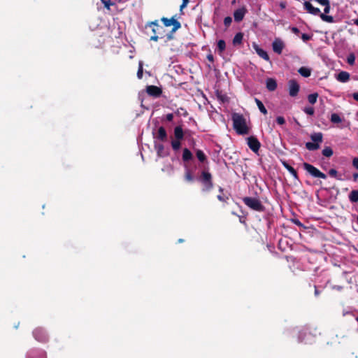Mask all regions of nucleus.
<instances>
[{"label": "nucleus", "mask_w": 358, "mask_h": 358, "mask_svg": "<svg viewBox=\"0 0 358 358\" xmlns=\"http://www.w3.org/2000/svg\"><path fill=\"white\" fill-rule=\"evenodd\" d=\"M233 127L237 134L245 135L250 133V120L240 113L232 114Z\"/></svg>", "instance_id": "nucleus-1"}, {"label": "nucleus", "mask_w": 358, "mask_h": 358, "mask_svg": "<svg viewBox=\"0 0 358 358\" xmlns=\"http://www.w3.org/2000/svg\"><path fill=\"white\" fill-rule=\"evenodd\" d=\"M243 200L244 203L250 208L256 211H263L264 206L258 199L254 197H245Z\"/></svg>", "instance_id": "nucleus-2"}, {"label": "nucleus", "mask_w": 358, "mask_h": 358, "mask_svg": "<svg viewBox=\"0 0 358 358\" xmlns=\"http://www.w3.org/2000/svg\"><path fill=\"white\" fill-rule=\"evenodd\" d=\"M304 169L307 171L311 176L315 178L326 179L327 176L324 173H322L319 169L316 167L313 166L311 164L304 163L303 164Z\"/></svg>", "instance_id": "nucleus-3"}, {"label": "nucleus", "mask_w": 358, "mask_h": 358, "mask_svg": "<svg viewBox=\"0 0 358 358\" xmlns=\"http://www.w3.org/2000/svg\"><path fill=\"white\" fill-rule=\"evenodd\" d=\"M201 180L204 185V190H209L212 188L213 184L211 182L210 173L206 171H203L201 173Z\"/></svg>", "instance_id": "nucleus-4"}, {"label": "nucleus", "mask_w": 358, "mask_h": 358, "mask_svg": "<svg viewBox=\"0 0 358 358\" xmlns=\"http://www.w3.org/2000/svg\"><path fill=\"white\" fill-rule=\"evenodd\" d=\"M247 143L249 148L254 152H257L260 148V143L258 139L254 136H250L247 138Z\"/></svg>", "instance_id": "nucleus-5"}, {"label": "nucleus", "mask_w": 358, "mask_h": 358, "mask_svg": "<svg viewBox=\"0 0 358 358\" xmlns=\"http://www.w3.org/2000/svg\"><path fill=\"white\" fill-rule=\"evenodd\" d=\"M289 93L291 96H295L297 95L299 91V85L297 82L294 80L289 81Z\"/></svg>", "instance_id": "nucleus-6"}, {"label": "nucleus", "mask_w": 358, "mask_h": 358, "mask_svg": "<svg viewBox=\"0 0 358 358\" xmlns=\"http://www.w3.org/2000/svg\"><path fill=\"white\" fill-rule=\"evenodd\" d=\"M304 9L306 10L309 13L317 15L320 13L319 8L315 7L311 1H306L303 3Z\"/></svg>", "instance_id": "nucleus-7"}, {"label": "nucleus", "mask_w": 358, "mask_h": 358, "mask_svg": "<svg viewBox=\"0 0 358 358\" xmlns=\"http://www.w3.org/2000/svg\"><path fill=\"white\" fill-rule=\"evenodd\" d=\"M247 12V8L245 6L236 9L234 13V20L236 22H241Z\"/></svg>", "instance_id": "nucleus-8"}, {"label": "nucleus", "mask_w": 358, "mask_h": 358, "mask_svg": "<svg viewBox=\"0 0 358 358\" xmlns=\"http://www.w3.org/2000/svg\"><path fill=\"white\" fill-rule=\"evenodd\" d=\"M273 50L278 54H281L285 47L283 41L280 38H275L272 43Z\"/></svg>", "instance_id": "nucleus-9"}, {"label": "nucleus", "mask_w": 358, "mask_h": 358, "mask_svg": "<svg viewBox=\"0 0 358 358\" xmlns=\"http://www.w3.org/2000/svg\"><path fill=\"white\" fill-rule=\"evenodd\" d=\"M34 338L41 342L45 341L47 339L45 332L42 328H36L33 332Z\"/></svg>", "instance_id": "nucleus-10"}, {"label": "nucleus", "mask_w": 358, "mask_h": 358, "mask_svg": "<svg viewBox=\"0 0 358 358\" xmlns=\"http://www.w3.org/2000/svg\"><path fill=\"white\" fill-rule=\"evenodd\" d=\"M162 21L163 22L164 24L166 27H170L171 25H173L174 29H178L180 27V22L177 20H176L174 17H171V19L163 17L162 19Z\"/></svg>", "instance_id": "nucleus-11"}, {"label": "nucleus", "mask_w": 358, "mask_h": 358, "mask_svg": "<svg viewBox=\"0 0 358 358\" xmlns=\"http://www.w3.org/2000/svg\"><path fill=\"white\" fill-rule=\"evenodd\" d=\"M146 91L148 94L155 96V97L159 96L162 93L161 90L159 87H157V86H154V85L148 86Z\"/></svg>", "instance_id": "nucleus-12"}, {"label": "nucleus", "mask_w": 358, "mask_h": 358, "mask_svg": "<svg viewBox=\"0 0 358 358\" xmlns=\"http://www.w3.org/2000/svg\"><path fill=\"white\" fill-rule=\"evenodd\" d=\"M253 47L259 57H261L262 58L266 61L269 60V57L266 51L260 48L257 45H254Z\"/></svg>", "instance_id": "nucleus-13"}, {"label": "nucleus", "mask_w": 358, "mask_h": 358, "mask_svg": "<svg viewBox=\"0 0 358 358\" xmlns=\"http://www.w3.org/2000/svg\"><path fill=\"white\" fill-rule=\"evenodd\" d=\"M337 80L342 83H345L350 79V74L346 71L340 72L336 77Z\"/></svg>", "instance_id": "nucleus-14"}, {"label": "nucleus", "mask_w": 358, "mask_h": 358, "mask_svg": "<svg viewBox=\"0 0 358 358\" xmlns=\"http://www.w3.org/2000/svg\"><path fill=\"white\" fill-rule=\"evenodd\" d=\"M322 138H323L322 134L320 132L314 133L310 135L311 140L314 143H316L319 145H320V143H321L322 142Z\"/></svg>", "instance_id": "nucleus-15"}, {"label": "nucleus", "mask_w": 358, "mask_h": 358, "mask_svg": "<svg viewBox=\"0 0 358 358\" xmlns=\"http://www.w3.org/2000/svg\"><path fill=\"white\" fill-rule=\"evenodd\" d=\"M174 135L177 140H182L183 138L184 134L181 127L178 126L175 127Z\"/></svg>", "instance_id": "nucleus-16"}, {"label": "nucleus", "mask_w": 358, "mask_h": 358, "mask_svg": "<svg viewBox=\"0 0 358 358\" xmlns=\"http://www.w3.org/2000/svg\"><path fill=\"white\" fill-rule=\"evenodd\" d=\"M266 87L270 91H273L277 87V83L274 79L268 78L266 80Z\"/></svg>", "instance_id": "nucleus-17"}, {"label": "nucleus", "mask_w": 358, "mask_h": 358, "mask_svg": "<svg viewBox=\"0 0 358 358\" xmlns=\"http://www.w3.org/2000/svg\"><path fill=\"white\" fill-rule=\"evenodd\" d=\"M298 72L303 76V77H305V78H308L310 76L311 74V69H309V68H307V67H301L299 70H298Z\"/></svg>", "instance_id": "nucleus-18"}, {"label": "nucleus", "mask_w": 358, "mask_h": 358, "mask_svg": "<svg viewBox=\"0 0 358 358\" xmlns=\"http://www.w3.org/2000/svg\"><path fill=\"white\" fill-rule=\"evenodd\" d=\"M166 131L163 127H160L157 131V138L161 141H165L166 138Z\"/></svg>", "instance_id": "nucleus-19"}, {"label": "nucleus", "mask_w": 358, "mask_h": 358, "mask_svg": "<svg viewBox=\"0 0 358 358\" xmlns=\"http://www.w3.org/2000/svg\"><path fill=\"white\" fill-rule=\"evenodd\" d=\"M155 149L159 157H164L167 155V153L164 152V147L162 144H155Z\"/></svg>", "instance_id": "nucleus-20"}, {"label": "nucleus", "mask_w": 358, "mask_h": 358, "mask_svg": "<svg viewBox=\"0 0 358 358\" xmlns=\"http://www.w3.org/2000/svg\"><path fill=\"white\" fill-rule=\"evenodd\" d=\"M193 157L192 152L187 149L185 148L182 153V159L184 161L191 160Z\"/></svg>", "instance_id": "nucleus-21"}, {"label": "nucleus", "mask_w": 358, "mask_h": 358, "mask_svg": "<svg viewBox=\"0 0 358 358\" xmlns=\"http://www.w3.org/2000/svg\"><path fill=\"white\" fill-rule=\"evenodd\" d=\"M282 164L284 166V167L294 177V178H297V173H296V171H295V169L292 167L291 166H289L287 162H282Z\"/></svg>", "instance_id": "nucleus-22"}, {"label": "nucleus", "mask_w": 358, "mask_h": 358, "mask_svg": "<svg viewBox=\"0 0 358 358\" xmlns=\"http://www.w3.org/2000/svg\"><path fill=\"white\" fill-rule=\"evenodd\" d=\"M243 36L242 33H241V32L237 33L233 39L234 45H236L241 44L243 41Z\"/></svg>", "instance_id": "nucleus-23"}, {"label": "nucleus", "mask_w": 358, "mask_h": 358, "mask_svg": "<svg viewBox=\"0 0 358 358\" xmlns=\"http://www.w3.org/2000/svg\"><path fill=\"white\" fill-rule=\"evenodd\" d=\"M306 148L308 150H316L319 149L320 145L314 142H308L306 143Z\"/></svg>", "instance_id": "nucleus-24"}, {"label": "nucleus", "mask_w": 358, "mask_h": 358, "mask_svg": "<svg viewBox=\"0 0 358 358\" xmlns=\"http://www.w3.org/2000/svg\"><path fill=\"white\" fill-rule=\"evenodd\" d=\"M349 199L351 202L358 201V190H352L349 195Z\"/></svg>", "instance_id": "nucleus-25"}, {"label": "nucleus", "mask_w": 358, "mask_h": 358, "mask_svg": "<svg viewBox=\"0 0 358 358\" xmlns=\"http://www.w3.org/2000/svg\"><path fill=\"white\" fill-rule=\"evenodd\" d=\"M217 50H218L220 54L222 53V52L226 48L225 41L224 40H219L217 41Z\"/></svg>", "instance_id": "nucleus-26"}, {"label": "nucleus", "mask_w": 358, "mask_h": 358, "mask_svg": "<svg viewBox=\"0 0 358 358\" xmlns=\"http://www.w3.org/2000/svg\"><path fill=\"white\" fill-rule=\"evenodd\" d=\"M255 102L257 105V107L259 109V110L263 113V114H266L267 113V110L266 109V108L264 107V104L262 103V102L261 101H259L258 99H255Z\"/></svg>", "instance_id": "nucleus-27"}, {"label": "nucleus", "mask_w": 358, "mask_h": 358, "mask_svg": "<svg viewBox=\"0 0 358 358\" xmlns=\"http://www.w3.org/2000/svg\"><path fill=\"white\" fill-rule=\"evenodd\" d=\"M196 155L198 159L201 162H203L206 159V155L200 150L196 151Z\"/></svg>", "instance_id": "nucleus-28"}, {"label": "nucleus", "mask_w": 358, "mask_h": 358, "mask_svg": "<svg viewBox=\"0 0 358 358\" xmlns=\"http://www.w3.org/2000/svg\"><path fill=\"white\" fill-rule=\"evenodd\" d=\"M331 121L333 123H340L342 122V119L337 113H333L331 115Z\"/></svg>", "instance_id": "nucleus-29"}, {"label": "nucleus", "mask_w": 358, "mask_h": 358, "mask_svg": "<svg viewBox=\"0 0 358 358\" xmlns=\"http://www.w3.org/2000/svg\"><path fill=\"white\" fill-rule=\"evenodd\" d=\"M322 155L327 157H330L333 155V150L329 147H326L322 150Z\"/></svg>", "instance_id": "nucleus-30"}, {"label": "nucleus", "mask_w": 358, "mask_h": 358, "mask_svg": "<svg viewBox=\"0 0 358 358\" xmlns=\"http://www.w3.org/2000/svg\"><path fill=\"white\" fill-rule=\"evenodd\" d=\"M319 15L321 19L324 22H332L334 21L332 16L327 15L324 13H320Z\"/></svg>", "instance_id": "nucleus-31"}, {"label": "nucleus", "mask_w": 358, "mask_h": 358, "mask_svg": "<svg viewBox=\"0 0 358 358\" xmlns=\"http://www.w3.org/2000/svg\"><path fill=\"white\" fill-rule=\"evenodd\" d=\"M318 94L317 93H313L311 94H309L308 96V100L310 103L314 104L317 101Z\"/></svg>", "instance_id": "nucleus-32"}, {"label": "nucleus", "mask_w": 358, "mask_h": 358, "mask_svg": "<svg viewBox=\"0 0 358 358\" xmlns=\"http://www.w3.org/2000/svg\"><path fill=\"white\" fill-rule=\"evenodd\" d=\"M347 62L350 64V65H353L355 62V55L354 53H350L348 55V57H347Z\"/></svg>", "instance_id": "nucleus-33"}, {"label": "nucleus", "mask_w": 358, "mask_h": 358, "mask_svg": "<svg viewBox=\"0 0 358 358\" xmlns=\"http://www.w3.org/2000/svg\"><path fill=\"white\" fill-rule=\"evenodd\" d=\"M180 140H177V139L172 141L171 146H172L173 150H178L180 148L181 144H180Z\"/></svg>", "instance_id": "nucleus-34"}, {"label": "nucleus", "mask_w": 358, "mask_h": 358, "mask_svg": "<svg viewBox=\"0 0 358 358\" xmlns=\"http://www.w3.org/2000/svg\"><path fill=\"white\" fill-rule=\"evenodd\" d=\"M137 76L139 79L142 78L143 77V62H139V67L137 72Z\"/></svg>", "instance_id": "nucleus-35"}, {"label": "nucleus", "mask_w": 358, "mask_h": 358, "mask_svg": "<svg viewBox=\"0 0 358 358\" xmlns=\"http://www.w3.org/2000/svg\"><path fill=\"white\" fill-rule=\"evenodd\" d=\"M185 180L187 181H188V182H192L194 180V178L192 176V174H191V173H190L189 169L186 170V172H185Z\"/></svg>", "instance_id": "nucleus-36"}, {"label": "nucleus", "mask_w": 358, "mask_h": 358, "mask_svg": "<svg viewBox=\"0 0 358 358\" xmlns=\"http://www.w3.org/2000/svg\"><path fill=\"white\" fill-rule=\"evenodd\" d=\"M103 3L104 6L108 9H110V6L113 5V3L110 0H101Z\"/></svg>", "instance_id": "nucleus-37"}, {"label": "nucleus", "mask_w": 358, "mask_h": 358, "mask_svg": "<svg viewBox=\"0 0 358 358\" xmlns=\"http://www.w3.org/2000/svg\"><path fill=\"white\" fill-rule=\"evenodd\" d=\"M303 111L308 114V115H313L315 113V110L313 107H305L303 108Z\"/></svg>", "instance_id": "nucleus-38"}, {"label": "nucleus", "mask_w": 358, "mask_h": 358, "mask_svg": "<svg viewBox=\"0 0 358 358\" xmlns=\"http://www.w3.org/2000/svg\"><path fill=\"white\" fill-rule=\"evenodd\" d=\"M313 2H316L322 6H324L329 3V0H311Z\"/></svg>", "instance_id": "nucleus-39"}, {"label": "nucleus", "mask_w": 358, "mask_h": 358, "mask_svg": "<svg viewBox=\"0 0 358 358\" xmlns=\"http://www.w3.org/2000/svg\"><path fill=\"white\" fill-rule=\"evenodd\" d=\"M232 22V19L231 17H226L224 20V24L225 26L228 27L231 24Z\"/></svg>", "instance_id": "nucleus-40"}, {"label": "nucleus", "mask_w": 358, "mask_h": 358, "mask_svg": "<svg viewBox=\"0 0 358 358\" xmlns=\"http://www.w3.org/2000/svg\"><path fill=\"white\" fill-rule=\"evenodd\" d=\"M276 122L278 124L282 125L285 123V120L283 117L279 116L276 118Z\"/></svg>", "instance_id": "nucleus-41"}, {"label": "nucleus", "mask_w": 358, "mask_h": 358, "mask_svg": "<svg viewBox=\"0 0 358 358\" xmlns=\"http://www.w3.org/2000/svg\"><path fill=\"white\" fill-rule=\"evenodd\" d=\"M329 174L331 177L337 178L338 172H337V171L336 169H331L329 170Z\"/></svg>", "instance_id": "nucleus-42"}, {"label": "nucleus", "mask_w": 358, "mask_h": 358, "mask_svg": "<svg viewBox=\"0 0 358 358\" xmlns=\"http://www.w3.org/2000/svg\"><path fill=\"white\" fill-rule=\"evenodd\" d=\"M352 166L358 170V157H355L352 159Z\"/></svg>", "instance_id": "nucleus-43"}, {"label": "nucleus", "mask_w": 358, "mask_h": 358, "mask_svg": "<svg viewBox=\"0 0 358 358\" xmlns=\"http://www.w3.org/2000/svg\"><path fill=\"white\" fill-rule=\"evenodd\" d=\"M189 3V0H182V3L181 4L180 9V10H182L183 8H185Z\"/></svg>", "instance_id": "nucleus-44"}, {"label": "nucleus", "mask_w": 358, "mask_h": 358, "mask_svg": "<svg viewBox=\"0 0 358 358\" xmlns=\"http://www.w3.org/2000/svg\"><path fill=\"white\" fill-rule=\"evenodd\" d=\"M301 38L303 41H307L310 39V36L306 34H303L301 36Z\"/></svg>", "instance_id": "nucleus-45"}, {"label": "nucleus", "mask_w": 358, "mask_h": 358, "mask_svg": "<svg viewBox=\"0 0 358 358\" xmlns=\"http://www.w3.org/2000/svg\"><path fill=\"white\" fill-rule=\"evenodd\" d=\"M324 13H329V11H330V4H329V3L328 4L324 5Z\"/></svg>", "instance_id": "nucleus-46"}, {"label": "nucleus", "mask_w": 358, "mask_h": 358, "mask_svg": "<svg viewBox=\"0 0 358 358\" xmlns=\"http://www.w3.org/2000/svg\"><path fill=\"white\" fill-rule=\"evenodd\" d=\"M166 118L168 121H172L173 119V115L172 113H169L166 115Z\"/></svg>", "instance_id": "nucleus-47"}, {"label": "nucleus", "mask_w": 358, "mask_h": 358, "mask_svg": "<svg viewBox=\"0 0 358 358\" xmlns=\"http://www.w3.org/2000/svg\"><path fill=\"white\" fill-rule=\"evenodd\" d=\"M292 31L294 34H298L299 32V30L298 28L296 27H292Z\"/></svg>", "instance_id": "nucleus-48"}, {"label": "nucleus", "mask_w": 358, "mask_h": 358, "mask_svg": "<svg viewBox=\"0 0 358 358\" xmlns=\"http://www.w3.org/2000/svg\"><path fill=\"white\" fill-rule=\"evenodd\" d=\"M352 96L354 98L355 100H356L357 101H358V92H356V93H354L352 94Z\"/></svg>", "instance_id": "nucleus-49"}, {"label": "nucleus", "mask_w": 358, "mask_h": 358, "mask_svg": "<svg viewBox=\"0 0 358 358\" xmlns=\"http://www.w3.org/2000/svg\"><path fill=\"white\" fill-rule=\"evenodd\" d=\"M150 40L157 41L158 40V36H151Z\"/></svg>", "instance_id": "nucleus-50"}, {"label": "nucleus", "mask_w": 358, "mask_h": 358, "mask_svg": "<svg viewBox=\"0 0 358 358\" xmlns=\"http://www.w3.org/2000/svg\"><path fill=\"white\" fill-rule=\"evenodd\" d=\"M207 58H208V60H210V61H211V62H213V56L212 55H208L207 56Z\"/></svg>", "instance_id": "nucleus-51"}, {"label": "nucleus", "mask_w": 358, "mask_h": 358, "mask_svg": "<svg viewBox=\"0 0 358 358\" xmlns=\"http://www.w3.org/2000/svg\"><path fill=\"white\" fill-rule=\"evenodd\" d=\"M353 179L355 181H356L358 179V173L353 174Z\"/></svg>", "instance_id": "nucleus-52"}, {"label": "nucleus", "mask_w": 358, "mask_h": 358, "mask_svg": "<svg viewBox=\"0 0 358 358\" xmlns=\"http://www.w3.org/2000/svg\"><path fill=\"white\" fill-rule=\"evenodd\" d=\"M355 24H356L357 26H358V19L355 20V22H354Z\"/></svg>", "instance_id": "nucleus-53"}, {"label": "nucleus", "mask_w": 358, "mask_h": 358, "mask_svg": "<svg viewBox=\"0 0 358 358\" xmlns=\"http://www.w3.org/2000/svg\"><path fill=\"white\" fill-rule=\"evenodd\" d=\"M281 8H284L285 7V5L283 3H280Z\"/></svg>", "instance_id": "nucleus-54"}, {"label": "nucleus", "mask_w": 358, "mask_h": 358, "mask_svg": "<svg viewBox=\"0 0 358 358\" xmlns=\"http://www.w3.org/2000/svg\"><path fill=\"white\" fill-rule=\"evenodd\" d=\"M152 24H154V25H155V26H157V22H152Z\"/></svg>", "instance_id": "nucleus-55"}, {"label": "nucleus", "mask_w": 358, "mask_h": 358, "mask_svg": "<svg viewBox=\"0 0 358 358\" xmlns=\"http://www.w3.org/2000/svg\"><path fill=\"white\" fill-rule=\"evenodd\" d=\"M218 199H219L220 200H222V196H218Z\"/></svg>", "instance_id": "nucleus-56"}, {"label": "nucleus", "mask_w": 358, "mask_h": 358, "mask_svg": "<svg viewBox=\"0 0 358 358\" xmlns=\"http://www.w3.org/2000/svg\"><path fill=\"white\" fill-rule=\"evenodd\" d=\"M180 243L182 242V239H179L178 241Z\"/></svg>", "instance_id": "nucleus-57"}, {"label": "nucleus", "mask_w": 358, "mask_h": 358, "mask_svg": "<svg viewBox=\"0 0 358 358\" xmlns=\"http://www.w3.org/2000/svg\"><path fill=\"white\" fill-rule=\"evenodd\" d=\"M318 294V292L317 290H315V294Z\"/></svg>", "instance_id": "nucleus-58"}, {"label": "nucleus", "mask_w": 358, "mask_h": 358, "mask_svg": "<svg viewBox=\"0 0 358 358\" xmlns=\"http://www.w3.org/2000/svg\"><path fill=\"white\" fill-rule=\"evenodd\" d=\"M357 221H358V216H357Z\"/></svg>", "instance_id": "nucleus-59"}]
</instances>
